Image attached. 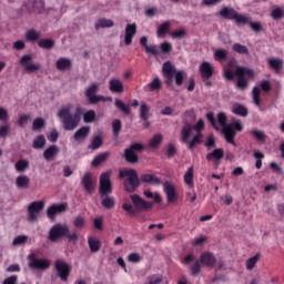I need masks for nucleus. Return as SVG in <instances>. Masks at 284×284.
<instances>
[{
	"instance_id": "1",
	"label": "nucleus",
	"mask_w": 284,
	"mask_h": 284,
	"mask_svg": "<svg viewBox=\"0 0 284 284\" xmlns=\"http://www.w3.org/2000/svg\"><path fill=\"white\" fill-rule=\"evenodd\" d=\"M224 77L227 79V81H234V77H236L237 90H247L250 85L247 79H254V71L245 67H237L233 73L232 69H225Z\"/></svg>"
},
{
	"instance_id": "2",
	"label": "nucleus",
	"mask_w": 284,
	"mask_h": 284,
	"mask_svg": "<svg viewBox=\"0 0 284 284\" xmlns=\"http://www.w3.org/2000/svg\"><path fill=\"white\" fill-rule=\"evenodd\" d=\"M83 114V108L78 106L75 109V113H71L70 106H64L58 112L59 119H61L63 129L72 132V130H77L79 124L81 123V115Z\"/></svg>"
},
{
	"instance_id": "3",
	"label": "nucleus",
	"mask_w": 284,
	"mask_h": 284,
	"mask_svg": "<svg viewBox=\"0 0 284 284\" xmlns=\"http://www.w3.org/2000/svg\"><path fill=\"white\" fill-rule=\"evenodd\" d=\"M130 199L134 206L129 203L122 204V210H124L129 216H136V212H148V210H152V207H154L152 202L143 200L138 194L130 195Z\"/></svg>"
},
{
	"instance_id": "4",
	"label": "nucleus",
	"mask_w": 284,
	"mask_h": 284,
	"mask_svg": "<svg viewBox=\"0 0 284 284\" xmlns=\"http://www.w3.org/2000/svg\"><path fill=\"white\" fill-rule=\"evenodd\" d=\"M119 179H125L123 182L124 190L130 193L136 192V189L141 185V179H139V173L134 169H120Z\"/></svg>"
},
{
	"instance_id": "5",
	"label": "nucleus",
	"mask_w": 284,
	"mask_h": 284,
	"mask_svg": "<svg viewBox=\"0 0 284 284\" xmlns=\"http://www.w3.org/2000/svg\"><path fill=\"white\" fill-rule=\"evenodd\" d=\"M226 143H230L231 145H234L236 148V142H234V138L236 136V132H243V122L235 120L231 124H227L222 130Z\"/></svg>"
},
{
	"instance_id": "6",
	"label": "nucleus",
	"mask_w": 284,
	"mask_h": 284,
	"mask_svg": "<svg viewBox=\"0 0 284 284\" xmlns=\"http://www.w3.org/2000/svg\"><path fill=\"white\" fill-rule=\"evenodd\" d=\"M193 130L196 132V134H203V131L205 130V121H203V119H200L194 125L185 124L181 130L182 143H187V140L190 139V136H192Z\"/></svg>"
},
{
	"instance_id": "7",
	"label": "nucleus",
	"mask_w": 284,
	"mask_h": 284,
	"mask_svg": "<svg viewBox=\"0 0 284 284\" xmlns=\"http://www.w3.org/2000/svg\"><path fill=\"white\" fill-rule=\"evenodd\" d=\"M101 90V84L99 82H93L85 90V97L91 105H97V103H101V101L105 102L108 99L103 95H97V92Z\"/></svg>"
},
{
	"instance_id": "8",
	"label": "nucleus",
	"mask_w": 284,
	"mask_h": 284,
	"mask_svg": "<svg viewBox=\"0 0 284 284\" xmlns=\"http://www.w3.org/2000/svg\"><path fill=\"white\" fill-rule=\"evenodd\" d=\"M145 146L143 143L136 142L130 145V148L124 150V160L126 163H139V155L136 152H143Z\"/></svg>"
},
{
	"instance_id": "9",
	"label": "nucleus",
	"mask_w": 284,
	"mask_h": 284,
	"mask_svg": "<svg viewBox=\"0 0 284 284\" xmlns=\"http://www.w3.org/2000/svg\"><path fill=\"white\" fill-rule=\"evenodd\" d=\"M28 261H29L30 270H40L41 272H45V270H50V260L39 258L34 253H30L28 255Z\"/></svg>"
},
{
	"instance_id": "10",
	"label": "nucleus",
	"mask_w": 284,
	"mask_h": 284,
	"mask_svg": "<svg viewBox=\"0 0 284 284\" xmlns=\"http://www.w3.org/2000/svg\"><path fill=\"white\" fill-rule=\"evenodd\" d=\"M70 232V227L67 224H55L50 229L49 232V241L55 243L59 239H63V236H68Z\"/></svg>"
},
{
	"instance_id": "11",
	"label": "nucleus",
	"mask_w": 284,
	"mask_h": 284,
	"mask_svg": "<svg viewBox=\"0 0 284 284\" xmlns=\"http://www.w3.org/2000/svg\"><path fill=\"white\" fill-rule=\"evenodd\" d=\"M99 194L101 199L112 194V181L110 180V172H104L100 175V189Z\"/></svg>"
},
{
	"instance_id": "12",
	"label": "nucleus",
	"mask_w": 284,
	"mask_h": 284,
	"mask_svg": "<svg viewBox=\"0 0 284 284\" xmlns=\"http://www.w3.org/2000/svg\"><path fill=\"white\" fill-rule=\"evenodd\" d=\"M55 271L58 272V276L65 283L70 277V273L72 272V266L63 260H57L54 262Z\"/></svg>"
},
{
	"instance_id": "13",
	"label": "nucleus",
	"mask_w": 284,
	"mask_h": 284,
	"mask_svg": "<svg viewBox=\"0 0 284 284\" xmlns=\"http://www.w3.org/2000/svg\"><path fill=\"white\" fill-rule=\"evenodd\" d=\"M45 203L43 201H34L28 206V221L34 222L39 219V213L43 211Z\"/></svg>"
},
{
	"instance_id": "14",
	"label": "nucleus",
	"mask_w": 284,
	"mask_h": 284,
	"mask_svg": "<svg viewBox=\"0 0 284 284\" xmlns=\"http://www.w3.org/2000/svg\"><path fill=\"white\" fill-rule=\"evenodd\" d=\"M20 65L24 68V71L28 72V74H32V72L41 70V64L32 63V54L22 55L20 59Z\"/></svg>"
},
{
	"instance_id": "15",
	"label": "nucleus",
	"mask_w": 284,
	"mask_h": 284,
	"mask_svg": "<svg viewBox=\"0 0 284 284\" xmlns=\"http://www.w3.org/2000/svg\"><path fill=\"white\" fill-rule=\"evenodd\" d=\"M68 212V203L52 204L47 209V216L50 221L57 220V214H63Z\"/></svg>"
},
{
	"instance_id": "16",
	"label": "nucleus",
	"mask_w": 284,
	"mask_h": 284,
	"mask_svg": "<svg viewBox=\"0 0 284 284\" xmlns=\"http://www.w3.org/2000/svg\"><path fill=\"white\" fill-rule=\"evenodd\" d=\"M139 116L140 121H142V126L144 130H148V128H150V105H148V103H140Z\"/></svg>"
},
{
	"instance_id": "17",
	"label": "nucleus",
	"mask_w": 284,
	"mask_h": 284,
	"mask_svg": "<svg viewBox=\"0 0 284 284\" xmlns=\"http://www.w3.org/2000/svg\"><path fill=\"white\" fill-rule=\"evenodd\" d=\"M200 262L204 267H214L216 265V256L214 253L205 251L200 255Z\"/></svg>"
},
{
	"instance_id": "18",
	"label": "nucleus",
	"mask_w": 284,
	"mask_h": 284,
	"mask_svg": "<svg viewBox=\"0 0 284 284\" xmlns=\"http://www.w3.org/2000/svg\"><path fill=\"white\" fill-rule=\"evenodd\" d=\"M81 185L84 187L87 194H92L94 192V179L92 173L87 172L81 179Z\"/></svg>"
},
{
	"instance_id": "19",
	"label": "nucleus",
	"mask_w": 284,
	"mask_h": 284,
	"mask_svg": "<svg viewBox=\"0 0 284 284\" xmlns=\"http://www.w3.org/2000/svg\"><path fill=\"white\" fill-rule=\"evenodd\" d=\"M164 194L166 195L168 203H174L179 199L174 184L170 182L164 183Z\"/></svg>"
},
{
	"instance_id": "20",
	"label": "nucleus",
	"mask_w": 284,
	"mask_h": 284,
	"mask_svg": "<svg viewBox=\"0 0 284 284\" xmlns=\"http://www.w3.org/2000/svg\"><path fill=\"white\" fill-rule=\"evenodd\" d=\"M55 68L59 72H69L72 70V59L70 58H59L55 62Z\"/></svg>"
},
{
	"instance_id": "21",
	"label": "nucleus",
	"mask_w": 284,
	"mask_h": 284,
	"mask_svg": "<svg viewBox=\"0 0 284 284\" xmlns=\"http://www.w3.org/2000/svg\"><path fill=\"white\" fill-rule=\"evenodd\" d=\"M140 44L142 48H144L148 54H153V57H159V54H161V50H159L156 44L148 45V37H142L140 39Z\"/></svg>"
},
{
	"instance_id": "22",
	"label": "nucleus",
	"mask_w": 284,
	"mask_h": 284,
	"mask_svg": "<svg viewBox=\"0 0 284 284\" xmlns=\"http://www.w3.org/2000/svg\"><path fill=\"white\" fill-rule=\"evenodd\" d=\"M136 34V23L126 24L124 31V43L125 45H132V39Z\"/></svg>"
},
{
	"instance_id": "23",
	"label": "nucleus",
	"mask_w": 284,
	"mask_h": 284,
	"mask_svg": "<svg viewBox=\"0 0 284 284\" xmlns=\"http://www.w3.org/2000/svg\"><path fill=\"white\" fill-rule=\"evenodd\" d=\"M200 74L203 79H212V75L214 74V67H212V63L210 62H202L200 68Z\"/></svg>"
},
{
	"instance_id": "24",
	"label": "nucleus",
	"mask_w": 284,
	"mask_h": 284,
	"mask_svg": "<svg viewBox=\"0 0 284 284\" xmlns=\"http://www.w3.org/2000/svg\"><path fill=\"white\" fill-rule=\"evenodd\" d=\"M109 90L114 94H121V92H123V82L119 79H111L109 81Z\"/></svg>"
},
{
	"instance_id": "25",
	"label": "nucleus",
	"mask_w": 284,
	"mask_h": 284,
	"mask_svg": "<svg viewBox=\"0 0 284 284\" xmlns=\"http://www.w3.org/2000/svg\"><path fill=\"white\" fill-rule=\"evenodd\" d=\"M225 156L223 149H215L211 153L206 154V161H216L217 165L221 163V159Z\"/></svg>"
},
{
	"instance_id": "26",
	"label": "nucleus",
	"mask_w": 284,
	"mask_h": 284,
	"mask_svg": "<svg viewBox=\"0 0 284 284\" xmlns=\"http://www.w3.org/2000/svg\"><path fill=\"white\" fill-rule=\"evenodd\" d=\"M58 154H59V146L53 144L44 150L43 159L45 161H52V159H54Z\"/></svg>"
},
{
	"instance_id": "27",
	"label": "nucleus",
	"mask_w": 284,
	"mask_h": 284,
	"mask_svg": "<svg viewBox=\"0 0 284 284\" xmlns=\"http://www.w3.org/2000/svg\"><path fill=\"white\" fill-rule=\"evenodd\" d=\"M140 181L142 183H150L151 185H161V180L156 178V175L150 173L142 174Z\"/></svg>"
},
{
	"instance_id": "28",
	"label": "nucleus",
	"mask_w": 284,
	"mask_h": 284,
	"mask_svg": "<svg viewBox=\"0 0 284 284\" xmlns=\"http://www.w3.org/2000/svg\"><path fill=\"white\" fill-rule=\"evenodd\" d=\"M236 13V10L230 7H224L220 10V16H222L223 19H227L229 21H234Z\"/></svg>"
},
{
	"instance_id": "29",
	"label": "nucleus",
	"mask_w": 284,
	"mask_h": 284,
	"mask_svg": "<svg viewBox=\"0 0 284 284\" xmlns=\"http://www.w3.org/2000/svg\"><path fill=\"white\" fill-rule=\"evenodd\" d=\"M88 245L92 254H97L101 250V241L97 237H88Z\"/></svg>"
},
{
	"instance_id": "30",
	"label": "nucleus",
	"mask_w": 284,
	"mask_h": 284,
	"mask_svg": "<svg viewBox=\"0 0 284 284\" xmlns=\"http://www.w3.org/2000/svg\"><path fill=\"white\" fill-rule=\"evenodd\" d=\"M90 134V126H81L75 133L73 134L74 141H83L88 139Z\"/></svg>"
},
{
	"instance_id": "31",
	"label": "nucleus",
	"mask_w": 284,
	"mask_h": 284,
	"mask_svg": "<svg viewBox=\"0 0 284 284\" xmlns=\"http://www.w3.org/2000/svg\"><path fill=\"white\" fill-rule=\"evenodd\" d=\"M201 139H203V133H196L191 141L189 138L187 142L184 143L187 144L189 150H194L196 145H201V143H203Z\"/></svg>"
},
{
	"instance_id": "32",
	"label": "nucleus",
	"mask_w": 284,
	"mask_h": 284,
	"mask_svg": "<svg viewBox=\"0 0 284 284\" xmlns=\"http://www.w3.org/2000/svg\"><path fill=\"white\" fill-rule=\"evenodd\" d=\"M184 183L189 187H194V166L189 168L184 173Z\"/></svg>"
},
{
	"instance_id": "33",
	"label": "nucleus",
	"mask_w": 284,
	"mask_h": 284,
	"mask_svg": "<svg viewBox=\"0 0 284 284\" xmlns=\"http://www.w3.org/2000/svg\"><path fill=\"white\" fill-rule=\"evenodd\" d=\"M109 156H110V152L100 153L91 162L92 166L93 168H99V165H101V163H105L108 161Z\"/></svg>"
},
{
	"instance_id": "34",
	"label": "nucleus",
	"mask_w": 284,
	"mask_h": 284,
	"mask_svg": "<svg viewBox=\"0 0 284 284\" xmlns=\"http://www.w3.org/2000/svg\"><path fill=\"white\" fill-rule=\"evenodd\" d=\"M268 65L278 74V72L283 70V60L274 58L268 59Z\"/></svg>"
},
{
	"instance_id": "35",
	"label": "nucleus",
	"mask_w": 284,
	"mask_h": 284,
	"mask_svg": "<svg viewBox=\"0 0 284 284\" xmlns=\"http://www.w3.org/2000/svg\"><path fill=\"white\" fill-rule=\"evenodd\" d=\"M103 145V138L101 135H95L92 138L91 143L88 146V150H99Z\"/></svg>"
},
{
	"instance_id": "36",
	"label": "nucleus",
	"mask_w": 284,
	"mask_h": 284,
	"mask_svg": "<svg viewBox=\"0 0 284 284\" xmlns=\"http://www.w3.org/2000/svg\"><path fill=\"white\" fill-rule=\"evenodd\" d=\"M170 28H172V23H170V21L163 22L156 31V37H159V39H161V37H165V34L170 32Z\"/></svg>"
},
{
	"instance_id": "37",
	"label": "nucleus",
	"mask_w": 284,
	"mask_h": 284,
	"mask_svg": "<svg viewBox=\"0 0 284 284\" xmlns=\"http://www.w3.org/2000/svg\"><path fill=\"white\" fill-rule=\"evenodd\" d=\"M16 185L17 187H20L21 190H26L28 185H30V178L28 175H20L16 179Z\"/></svg>"
},
{
	"instance_id": "38",
	"label": "nucleus",
	"mask_w": 284,
	"mask_h": 284,
	"mask_svg": "<svg viewBox=\"0 0 284 284\" xmlns=\"http://www.w3.org/2000/svg\"><path fill=\"white\" fill-rule=\"evenodd\" d=\"M33 150H41L45 148V135H38L32 142Z\"/></svg>"
},
{
	"instance_id": "39",
	"label": "nucleus",
	"mask_w": 284,
	"mask_h": 284,
	"mask_svg": "<svg viewBox=\"0 0 284 284\" xmlns=\"http://www.w3.org/2000/svg\"><path fill=\"white\" fill-rule=\"evenodd\" d=\"M40 38H41V32H39L34 29H31V30L27 31V33H26L27 41H30L31 43L39 41Z\"/></svg>"
},
{
	"instance_id": "40",
	"label": "nucleus",
	"mask_w": 284,
	"mask_h": 284,
	"mask_svg": "<svg viewBox=\"0 0 284 284\" xmlns=\"http://www.w3.org/2000/svg\"><path fill=\"white\" fill-rule=\"evenodd\" d=\"M233 114H236L237 116H247V108L243 106L242 104H234L232 108Z\"/></svg>"
},
{
	"instance_id": "41",
	"label": "nucleus",
	"mask_w": 284,
	"mask_h": 284,
	"mask_svg": "<svg viewBox=\"0 0 284 284\" xmlns=\"http://www.w3.org/2000/svg\"><path fill=\"white\" fill-rule=\"evenodd\" d=\"M162 72L164 75H174L176 73V68H174L172 62L166 61L163 63Z\"/></svg>"
},
{
	"instance_id": "42",
	"label": "nucleus",
	"mask_w": 284,
	"mask_h": 284,
	"mask_svg": "<svg viewBox=\"0 0 284 284\" xmlns=\"http://www.w3.org/2000/svg\"><path fill=\"white\" fill-rule=\"evenodd\" d=\"M39 48H42V50H52L54 48V40L52 39H41L38 42Z\"/></svg>"
},
{
	"instance_id": "43",
	"label": "nucleus",
	"mask_w": 284,
	"mask_h": 284,
	"mask_svg": "<svg viewBox=\"0 0 284 284\" xmlns=\"http://www.w3.org/2000/svg\"><path fill=\"white\" fill-rule=\"evenodd\" d=\"M114 27V22L110 19H99L98 23H95L94 28L95 30H99V28H112Z\"/></svg>"
},
{
	"instance_id": "44",
	"label": "nucleus",
	"mask_w": 284,
	"mask_h": 284,
	"mask_svg": "<svg viewBox=\"0 0 284 284\" xmlns=\"http://www.w3.org/2000/svg\"><path fill=\"white\" fill-rule=\"evenodd\" d=\"M105 197L102 199L101 205L102 207H105V210H112L114 205H116V202L114 201V197H110L108 195H104Z\"/></svg>"
},
{
	"instance_id": "45",
	"label": "nucleus",
	"mask_w": 284,
	"mask_h": 284,
	"mask_svg": "<svg viewBox=\"0 0 284 284\" xmlns=\"http://www.w3.org/2000/svg\"><path fill=\"white\" fill-rule=\"evenodd\" d=\"M233 21H235L236 26H250L251 19L248 17L239 14L237 12L235 13V18L233 19Z\"/></svg>"
},
{
	"instance_id": "46",
	"label": "nucleus",
	"mask_w": 284,
	"mask_h": 284,
	"mask_svg": "<svg viewBox=\"0 0 284 284\" xmlns=\"http://www.w3.org/2000/svg\"><path fill=\"white\" fill-rule=\"evenodd\" d=\"M163 142V135L161 133H156L149 142L150 148H159L161 143Z\"/></svg>"
},
{
	"instance_id": "47",
	"label": "nucleus",
	"mask_w": 284,
	"mask_h": 284,
	"mask_svg": "<svg viewBox=\"0 0 284 284\" xmlns=\"http://www.w3.org/2000/svg\"><path fill=\"white\" fill-rule=\"evenodd\" d=\"M14 168L17 172H26V170L30 168V162H28V160H18Z\"/></svg>"
},
{
	"instance_id": "48",
	"label": "nucleus",
	"mask_w": 284,
	"mask_h": 284,
	"mask_svg": "<svg viewBox=\"0 0 284 284\" xmlns=\"http://www.w3.org/2000/svg\"><path fill=\"white\" fill-rule=\"evenodd\" d=\"M121 130H123V123L121 122V120H113L112 122L113 136H119L121 134Z\"/></svg>"
},
{
	"instance_id": "49",
	"label": "nucleus",
	"mask_w": 284,
	"mask_h": 284,
	"mask_svg": "<svg viewBox=\"0 0 284 284\" xmlns=\"http://www.w3.org/2000/svg\"><path fill=\"white\" fill-rule=\"evenodd\" d=\"M252 95H253V103L257 108H261V89L258 87H254L252 90Z\"/></svg>"
},
{
	"instance_id": "50",
	"label": "nucleus",
	"mask_w": 284,
	"mask_h": 284,
	"mask_svg": "<svg viewBox=\"0 0 284 284\" xmlns=\"http://www.w3.org/2000/svg\"><path fill=\"white\" fill-rule=\"evenodd\" d=\"M84 123H94L97 121V112L89 110L83 114Z\"/></svg>"
},
{
	"instance_id": "51",
	"label": "nucleus",
	"mask_w": 284,
	"mask_h": 284,
	"mask_svg": "<svg viewBox=\"0 0 284 284\" xmlns=\"http://www.w3.org/2000/svg\"><path fill=\"white\" fill-rule=\"evenodd\" d=\"M232 50L237 54H250V49L241 43H234Z\"/></svg>"
},
{
	"instance_id": "52",
	"label": "nucleus",
	"mask_w": 284,
	"mask_h": 284,
	"mask_svg": "<svg viewBox=\"0 0 284 284\" xmlns=\"http://www.w3.org/2000/svg\"><path fill=\"white\" fill-rule=\"evenodd\" d=\"M258 258H261V254H255L246 261V270L252 271L256 267V263H258Z\"/></svg>"
},
{
	"instance_id": "53",
	"label": "nucleus",
	"mask_w": 284,
	"mask_h": 284,
	"mask_svg": "<svg viewBox=\"0 0 284 284\" xmlns=\"http://www.w3.org/2000/svg\"><path fill=\"white\" fill-rule=\"evenodd\" d=\"M201 265H203L201 263V260H196L191 266V276H199V274H201Z\"/></svg>"
},
{
	"instance_id": "54",
	"label": "nucleus",
	"mask_w": 284,
	"mask_h": 284,
	"mask_svg": "<svg viewBox=\"0 0 284 284\" xmlns=\"http://www.w3.org/2000/svg\"><path fill=\"white\" fill-rule=\"evenodd\" d=\"M251 134L256 139V141H261V143H265V141H267V135L263 131L254 129L251 131Z\"/></svg>"
},
{
	"instance_id": "55",
	"label": "nucleus",
	"mask_w": 284,
	"mask_h": 284,
	"mask_svg": "<svg viewBox=\"0 0 284 284\" xmlns=\"http://www.w3.org/2000/svg\"><path fill=\"white\" fill-rule=\"evenodd\" d=\"M115 108H118V110H121L123 114L126 115L131 112L130 105L125 104V102H122L120 99L115 100Z\"/></svg>"
},
{
	"instance_id": "56",
	"label": "nucleus",
	"mask_w": 284,
	"mask_h": 284,
	"mask_svg": "<svg viewBox=\"0 0 284 284\" xmlns=\"http://www.w3.org/2000/svg\"><path fill=\"white\" fill-rule=\"evenodd\" d=\"M271 17L274 21H281L284 18V11L281 7H277L271 11Z\"/></svg>"
},
{
	"instance_id": "57",
	"label": "nucleus",
	"mask_w": 284,
	"mask_h": 284,
	"mask_svg": "<svg viewBox=\"0 0 284 284\" xmlns=\"http://www.w3.org/2000/svg\"><path fill=\"white\" fill-rule=\"evenodd\" d=\"M215 61H225L227 59V50L225 49H217L214 52Z\"/></svg>"
},
{
	"instance_id": "58",
	"label": "nucleus",
	"mask_w": 284,
	"mask_h": 284,
	"mask_svg": "<svg viewBox=\"0 0 284 284\" xmlns=\"http://www.w3.org/2000/svg\"><path fill=\"white\" fill-rule=\"evenodd\" d=\"M163 282V275L153 274L148 276L146 282L144 284H160Z\"/></svg>"
},
{
	"instance_id": "59",
	"label": "nucleus",
	"mask_w": 284,
	"mask_h": 284,
	"mask_svg": "<svg viewBox=\"0 0 284 284\" xmlns=\"http://www.w3.org/2000/svg\"><path fill=\"white\" fill-rule=\"evenodd\" d=\"M161 87H162L161 79H159V78H154L153 81H151L149 83V90L151 92H156V91L161 90Z\"/></svg>"
},
{
	"instance_id": "60",
	"label": "nucleus",
	"mask_w": 284,
	"mask_h": 284,
	"mask_svg": "<svg viewBox=\"0 0 284 284\" xmlns=\"http://www.w3.org/2000/svg\"><path fill=\"white\" fill-rule=\"evenodd\" d=\"M43 128H45V121L41 118H37L33 121L32 130L37 132L43 130Z\"/></svg>"
},
{
	"instance_id": "61",
	"label": "nucleus",
	"mask_w": 284,
	"mask_h": 284,
	"mask_svg": "<svg viewBox=\"0 0 284 284\" xmlns=\"http://www.w3.org/2000/svg\"><path fill=\"white\" fill-rule=\"evenodd\" d=\"M186 74L184 71H175L174 79L175 85L181 87L183 85V80L185 79Z\"/></svg>"
},
{
	"instance_id": "62",
	"label": "nucleus",
	"mask_w": 284,
	"mask_h": 284,
	"mask_svg": "<svg viewBox=\"0 0 284 284\" xmlns=\"http://www.w3.org/2000/svg\"><path fill=\"white\" fill-rule=\"evenodd\" d=\"M144 196H146V199H153L154 203H161L162 199L161 195L159 193H152V191L146 190L143 192Z\"/></svg>"
},
{
	"instance_id": "63",
	"label": "nucleus",
	"mask_w": 284,
	"mask_h": 284,
	"mask_svg": "<svg viewBox=\"0 0 284 284\" xmlns=\"http://www.w3.org/2000/svg\"><path fill=\"white\" fill-rule=\"evenodd\" d=\"M73 225L78 229V230H83V227L85 226V217L84 216H77L73 220Z\"/></svg>"
},
{
	"instance_id": "64",
	"label": "nucleus",
	"mask_w": 284,
	"mask_h": 284,
	"mask_svg": "<svg viewBox=\"0 0 284 284\" xmlns=\"http://www.w3.org/2000/svg\"><path fill=\"white\" fill-rule=\"evenodd\" d=\"M28 243V236L27 235H18L14 237L12 245H26Z\"/></svg>"
}]
</instances>
